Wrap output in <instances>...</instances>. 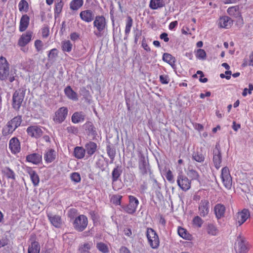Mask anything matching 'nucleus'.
Segmentation results:
<instances>
[{
	"label": "nucleus",
	"instance_id": "nucleus-1",
	"mask_svg": "<svg viewBox=\"0 0 253 253\" xmlns=\"http://www.w3.org/2000/svg\"><path fill=\"white\" fill-rule=\"evenodd\" d=\"M16 73L10 72V66L6 59L3 56L0 57V80L2 81L8 79L12 83L15 80Z\"/></svg>",
	"mask_w": 253,
	"mask_h": 253
},
{
	"label": "nucleus",
	"instance_id": "nucleus-2",
	"mask_svg": "<svg viewBox=\"0 0 253 253\" xmlns=\"http://www.w3.org/2000/svg\"><path fill=\"white\" fill-rule=\"evenodd\" d=\"M93 27L96 29L94 31V34L97 37H101L107 28V23L106 18L103 15H97L94 18L93 23Z\"/></svg>",
	"mask_w": 253,
	"mask_h": 253
},
{
	"label": "nucleus",
	"instance_id": "nucleus-3",
	"mask_svg": "<svg viewBox=\"0 0 253 253\" xmlns=\"http://www.w3.org/2000/svg\"><path fill=\"white\" fill-rule=\"evenodd\" d=\"M22 122V117L20 116H16L12 120L8 122L6 125V127L3 130L4 135L12 133L18 126H19Z\"/></svg>",
	"mask_w": 253,
	"mask_h": 253
},
{
	"label": "nucleus",
	"instance_id": "nucleus-4",
	"mask_svg": "<svg viewBox=\"0 0 253 253\" xmlns=\"http://www.w3.org/2000/svg\"><path fill=\"white\" fill-rule=\"evenodd\" d=\"M25 91L23 89H18L16 90L12 96V107L16 110L19 109L23 101Z\"/></svg>",
	"mask_w": 253,
	"mask_h": 253
},
{
	"label": "nucleus",
	"instance_id": "nucleus-5",
	"mask_svg": "<svg viewBox=\"0 0 253 253\" xmlns=\"http://www.w3.org/2000/svg\"><path fill=\"white\" fill-rule=\"evenodd\" d=\"M146 236L150 247L154 249H157L159 246L160 240L156 231L152 228H148Z\"/></svg>",
	"mask_w": 253,
	"mask_h": 253
},
{
	"label": "nucleus",
	"instance_id": "nucleus-6",
	"mask_svg": "<svg viewBox=\"0 0 253 253\" xmlns=\"http://www.w3.org/2000/svg\"><path fill=\"white\" fill-rule=\"evenodd\" d=\"M176 182L178 186L183 191H187L191 187V181L183 174L182 171L178 172Z\"/></svg>",
	"mask_w": 253,
	"mask_h": 253
},
{
	"label": "nucleus",
	"instance_id": "nucleus-7",
	"mask_svg": "<svg viewBox=\"0 0 253 253\" xmlns=\"http://www.w3.org/2000/svg\"><path fill=\"white\" fill-rule=\"evenodd\" d=\"M129 203L127 205L123 206L124 210L129 214H133L136 211L139 203L138 200L133 196H128Z\"/></svg>",
	"mask_w": 253,
	"mask_h": 253
},
{
	"label": "nucleus",
	"instance_id": "nucleus-8",
	"mask_svg": "<svg viewBox=\"0 0 253 253\" xmlns=\"http://www.w3.org/2000/svg\"><path fill=\"white\" fill-rule=\"evenodd\" d=\"M234 249L236 253H247L248 252V247L245 239L241 235L237 237Z\"/></svg>",
	"mask_w": 253,
	"mask_h": 253
},
{
	"label": "nucleus",
	"instance_id": "nucleus-9",
	"mask_svg": "<svg viewBox=\"0 0 253 253\" xmlns=\"http://www.w3.org/2000/svg\"><path fill=\"white\" fill-rule=\"evenodd\" d=\"M87 218L84 215H80L75 219L73 222L74 228L79 231L84 230L87 225Z\"/></svg>",
	"mask_w": 253,
	"mask_h": 253
},
{
	"label": "nucleus",
	"instance_id": "nucleus-10",
	"mask_svg": "<svg viewBox=\"0 0 253 253\" xmlns=\"http://www.w3.org/2000/svg\"><path fill=\"white\" fill-rule=\"evenodd\" d=\"M221 178L224 186L227 189H230L232 186V180L230 175L229 169L225 167L221 169Z\"/></svg>",
	"mask_w": 253,
	"mask_h": 253
},
{
	"label": "nucleus",
	"instance_id": "nucleus-11",
	"mask_svg": "<svg viewBox=\"0 0 253 253\" xmlns=\"http://www.w3.org/2000/svg\"><path fill=\"white\" fill-rule=\"evenodd\" d=\"M250 216V213L248 210L244 209L240 211H238L235 215L234 219L237 224L241 226Z\"/></svg>",
	"mask_w": 253,
	"mask_h": 253
},
{
	"label": "nucleus",
	"instance_id": "nucleus-12",
	"mask_svg": "<svg viewBox=\"0 0 253 253\" xmlns=\"http://www.w3.org/2000/svg\"><path fill=\"white\" fill-rule=\"evenodd\" d=\"M222 156L220 147L219 144H216L213 150V162L216 169H219L221 167Z\"/></svg>",
	"mask_w": 253,
	"mask_h": 253
},
{
	"label": "nucleus",
	"instance_id": "nucleus-13",
	"mask_svg": "<svg viewBox=\"0 0 253 253\" xmlns=\"http://www.w3.org/2000/svg\"><path fill=\"white\" fill-rule=\"evenodd\" d=\"M210 203L208 200L203 199L199 204L198 212L199 215L203 217L207 216L210 212Z\"/></svg>",
	"mask_w": 253,
	"mask_h": 253
},
{
	"label": "nucleus",
	"instance_id": "nucleus-14",
	"mask_svg": "<svg viewBox=\"0 0 253 253\" xmlns=\"http://www.w3.org/2000/svg\"><path fill=\"white\" fill-rule=\"evenodd\" d=\"M68 109L66 107L60 108L55 113L53 121L56 124H61L66 118L68 114Z\"/></svg>",
	"mask_w": 253,
	"mask_h": 253
},
{
	"label": "nucleus",
	"instance_id": "nucleus-15",
	"mask_svg": "<svg viewBox=\"0 0 253 253\" xmlns=\"http://www.w3.org/2000/svg\"><path fill=\"white\" fill-rule=\"evenodd\" d=\"M47 216L50 223L55 228H60L62 225V220L59 215L55 214L51 212L47 213Z\"/></svg>",
	"mask_w": 253,
	"mask_h": 253
},
{
	"label": "nucleus",
	"instance_id": "nucleus-16",
	"mask_svg": "<svg viewBox=\"0 0 253 253\" xmlns=\"http://www.w3.org/2000/svg\"><path fill=\"white\" fill-rule=\"evenodd\" d=\"M27 132L29 135L32 137L38 138L42 135V130L38 126H30L27 129Z\"/></svg>",
	"mask_w": 253,
	"mask_h": 253
},
{
	"label": "nucleus",
	"instance_id": "nucleus-17",
	"mask_svg": "<svg viewBox=\"0 0 253 253\" xmlns=\"http://www.w3.org/2000/svg\"><path fill=\"white\" fill-rule=\"evenodd\" d=\"M139 170L143 178H144L148 173L151 174L149 167L144 159L140 160L139 162Z\"/></svg>",
	"mask_w": 253,
	"mask_h": 253
},
{
	"label": "nucleus",
	"instance_id": "nucleus-18",
	"mask_svg": "<svg viewBox=\"0 0 253 253\" xmlns=\"http://www.w3.org/2000/svg\"><path fill=\"white\" fill-rule=\"evenodd\" d=\"M32 35V32L29 31L23 34L18 41V45L21 47L25 46L31 41Z\"/></svg>",
	"mask_w": 253,
	"mask_h": 253
},
{
	"label": "nucleus",
	"instance_id": "nucleus-19",
	"mask_svg": "<svg viewBox=\"0 0 253 253\" xmlns=\"http://www.w3.org/2000/svg\"><path fill=\"white\" fill-rule=\"evenodd\" d=\"M9 148L13 154L18 153L21 150L20 144L19 140L16 137L12 138L9 142Z\"/></svg>",
	"mask_w": 253,
	"mask_h": 253
},
{
	"label": "nucleus",
	"instance_id": "nucleus-20",
	"mask_svg": "<svg viewBox=\"0 0 253 253\" xmlns=\"http://www.w3.org/2000/svg\"><path fill=\"white\" fill-rule=\"evenodd\" d=\"M80 17L83 21L90 23L94 19V14L92 11L87 9L82 11L80 13Z\"/></svg>",
	"mask_w": 253,
	"mask_h": 253
},
{
	"label": "nucleus",
	"instance_id": "nucleus-21",
	"mask_svg": "<svg viewBox=\"0 0 253 253\" xmlns=\"http://www.w3.org/2000/svg\"><path fill=\"white\" fill-rule=\"evenodd\" d=\"M56 152L52 149H47L44 154V159L47 163H51L56 158Z\"/></svg>",
	"mask_w": 253,
	"mask_h": 253
},
{
	"label": "nucleus",
	"instance_id": "nucleus-22",
	"mask_svg": "<svg viewBox=\"0 0 253 253\" xmlns=\"http://www.w3.org/2000/svg\"><path fill=\"white\" fill-rule=\"evenodd\" d=\"M30 21V18L25 14L22 16L20 21L19 31L21 32L25 31L28 28Z\"/></svg>",
	"mask_w": 253,
	"mask_h": 253
},
{
	"label": "nucleus",
	"instance_id": "nucleus-23",
	"mask_svg": "<svg viewBox=\"0 0 253 253\" xmlns=\"http://www.w3.org/2000/svg\"><path fill=\"white\" fill-rule=\"evenodd\" d=\"M225 207L223 205L218 204L214 207V212L217 218L219 219L224 216Z\"/></svg>",
	"mask_w": 253,
	"mask_h": 253
},
{
	"label": "nucleus",
	"instance_id": "nucleus-24",
	"mask_svg": "<svg viewBox=\"0 0 253 253\" xmlns=\"http://www.w3.org/2000/svg\"><path fill=\"white\" fill-rule=\"evenodd\" d=\"M232 24V20L228 16L221 17L219 20V25L221 28H229Z\"/></svg>",
	"mask_w": 253,
	"mask_h": 253
},
{
	"label": "nucleus",
	"instance_id": "nucleus-25",
	"mask_svg": "<svg viewBox=\"0 0 253 253\" xmlns=\"http://www.w3.org/2000/svg\"><path fill=\"white\" fill-rule=\"evenodd\" d=\"M207 233L211 236H216L219 233V230L215 224L208 223L206 225Z\"/></svg>",
	"mask_w": 253,
	"mask_h": 253
},
{
	"label": "nucleus",
	"instance_id": "nucleus-26",
	"mask_svg": "<svg viewBox=\"0 0 253 253\" xmlns=\"http://www.w3.org/2000/svg\"><path fill=\"white\" fill-rule=\"evenodd\" d=\"M42 156L37 153L30 154L26 157L27 161L33 164H39L42 161Z\"/></svg>",
	"mask_w": 253,
	"mask_h": 253
},
{
	"label": "nucleus",
	"instance_id": "nucleus-27",
	"mask_svg": "<svg viewBox=\"0 0 253 253\" xmlns=\"http://www.w3.org/2000/svg\"><path fill=\"white\" fill-rule=\"evenodd\" d=\"M64 92L69 99L75 101L78 100L77 94L72 89L70 86L69 85L65 87Z\"/></svg>",
	"mask_w": 253,
	"mask_h": 253
},
{
	"label": "nucleus",
	"instance_id": "nucleus-28",
	"mask_svg": "<svg viewBox=\"0 0 253 253\" xmlns=\"http://www.w3.org/2000/svg\"><path fill=\"white\" fill-rule=\"evenodd\" d=\"M122 173V169L121 166L118 165L113 169L112 172V180L113 183L119 179Z\"/></svg>",
	"mask_w": 253,
	"mask_h": 253
},
{
	"label": "nucleus",
	"instance_id": "nucleus-29",
	"mask_svg": "<svg viewBox=\"0 0 253 253\" xmlns=\"http://www.w3.org/2000/svg\"><path fill=\"white\" fill-rule=\"evenodd\" d=\"M97 145L93 142H89L85 145V150L87 154L89 155H92L96 151Z\"/></svg>",
	"mask_w": 253,
	"mask_h": 253
},
{
	"label": "nucleus",
	"instance_id": "nucleus-30",
	"mask_svg": "<svg viewBox=\"0 0 253 253\" xmlns=\"http://www.w3.org/2000/svg\"><path fill=\"white\" fill-rule=\"evenodd\" d=\"M165 6L164 0H150L149 7L151 9L155 10Z\"/></svg>",
	"mask_w": 253,
	"mask_h": 253
},
{
	"label": "nucleus",
	"instance_id": "nucleus-31",
	"mask_svg": "<svg viewBox=\"0 0 253 253\" xmlns=\"http://www.w3.org/2000/svg\"><path fill=\"white\" fill-rule=\"evenodd\" d=\"M84 120V115L82 112H77L74 113L72 116V121L77 124L81 122H83Z\"/></svg>",
	"mask_w": 253,
	"mask_h": 253
},
{
	"label": "nucleus",
	"instance_id": "nucleus-32",
	"mask_svg": "<svg viewBox=\"0 0 253 253\" xmlns=\"http://www.w3.org/2000/svg\"><path fill=\"white\" fill-rule=\"evenodd\" d=\"M85 149L82 147H76L74 149V156L78 159H81L84 158L85 155Z\"/></svg>",
	"mask_w": 253,
	"mask_h": 253
},
{
	"label": "nucleus",
	"instance_id": "nucleus-33",
	"mask_svg": "<svg viewBox=\"0 0 253 253\" xmlns=\"http://www.w3.org/2000/svg\"><path fill=\"white\" fill-rule=\"evenodd\" d=\"M84 4L83 0H72L70 3V8L73 10H77Z\"/></svg>",
	"mask_w": 253,
	"mask_h": 253
},
{
	"label": "nucleus",
	"instance_id": "nucleus-34",
	"mask_svg": "<svg viewBox=\"0 0 253 253\" xmlns=\"http://www.w3.org/2000/svg\"><path fill=\"white\" fill-rule=\"evenodd\" d=\"M40 246L38 242H33L28 248V253H39Z\"/></svg>",
	"mask_w": 253,
	"mask_h": 253
},
{
	"label": "nucleus",
	"instance_id": "nucleus-35",
	"mask_svg": "<svg viewBox=\"0 0 253 253\" xmlns=\"http://www.w3.org/2000/svg\"><path fill=\"white\" fill-rule=\"evenodd\" d=\"M63 5L64 3L62 0H59V1L58 0L57 2H55L54 8V16L55 18H57L59 16L62 10Z\"/></svg>",
	"mask_w": 253,
	"mask_h": 253
},
{
	"label": "nucleus",
	"instance_id": "nucleus-36",
	"mask_svg": "<svg viewBox=\"0 0 253 253\" xmlns=\"http://www.w3.org/2000/svg\"><path fill=\"white\" fill-rule=\"evenodd\" d=\"M132 25L133 19L130 16H127L126 20V27L125 30V33L126 35L127 36L129 35Z\"/></svg>",
	"mask_w": 253,
	"mask_h": 253
},
{
	"label": "nucleus",
	"instance_id": "nucleus-37",
	"mask_svg": "<svg viewBox=\"0 0 253 253\" xmlns=\"http://www.w3.org/2000/svg\"><path fill=\"white\" fill-rule=\"evenodd\" d=\"M29 174L33 185L35 186H38L40 182V178L38 175L33 170H30L29 171Z\"/></svg>",
	"mask_w": 253,
	"mask_h": 253
},
{
	"label": "nucleus",
	"instance_id": "nucleus-38",
	"mask_svg": "<svg viewBox=\"0 0 253 253\" xmlns=\"http://www.w3.org/2000/svg\"><path fill=\"white\" fill-rule=\"evenodd\" d=\"M61 46L64 52H70L72 49L73 44L69 40H65L62 42Z\"/></svg>",
	"mask_w": 253,
	"mask_h": 253
},
{
	"label": "nucleus",
	"instance_id": "nucleus-39",
	"mask_svg": "<svg viewBox=\"0 0 253 253\" xmlns=\"http://www.w3.org/2000/svg\"><path fill=\"white\" fill-rule=\"evenodd\" d=\"M163 60L171 66H172L175 62V58L171 54L165 53L163 55Z\"/></svg>",
	"mask_w": 253,
	"mask_h": 253
},
{
	"label": "nucleus",
	"instance_id": "nucleus-40",
	"mask_svg": "<svg viewBox=\"0 0 253 253\" xmlns=\"http://www.w3.org/2000/svg\"><path fill=\"white\" fill-rule=\"evenodd\" d=\"M106 151L108 156L111 160V163H112L114 160L116 156L115 148L113 146L108 145L107 146Z\"/></svg>",
	"mask_w": 253,
	"mask_h": 253
},
{
	"label": "nucleus",
	"instance_id": "nucleus-41",
	"mask_svg": "<svg viewBox=\"0 0 253 253\" xmlns=\"http://www.w3.org/2000/svg\"><path fill=\"white\" fill-rule=\"evenodd\" d=\"M177 232L179 236L186 240H190L191 235L187 232V230L182 227H179Z\"/></svg>",
	"mask_w": 253,
	"mask_h": 253
},
{
	"label": "nucleus",
	"instance_id": "nucleus-42",
	"mask_svg": "<svg viewBox=\"0 0 253 253\" xmlns=\"http://www.w3.org/2000/svg\"><path fill=\"white\" fill-rule=\"evenodd\" d=\"M19 10L20 12H27L28 10V3L25 0H21L18 4Z\"/></svg>",
	"mask_w": 253,
	"mask_h": 253
},
{
	"label": "nucleus",
	"instance_id": "nucleus-43",
	"mask_svg": "<svg viewBox=\"0 0 253 253\" xmlns=\"http://www.w3.org/2000/svg\"><path fill=\"white\" fill-rule=\"evenodd\" d=\"M96 247L99 251L103 253H107L109 251L108 246L102 242L97 243Z\"/></svg>",
	"mask_w": 253,
	"mask_h": 253
},
{
	"label": "nucleus",
	"instance_id": "nucleus-44",
	"mask_svg": "<svg viewBox=\"0 0 253 253\" xmlns=\"http://www.w3.org/2000/svg\"><path fill=\"white\" fill-rule=\"evenodd\" d=\"M192 222L194 226L198 228H200L203 224L204 221L201 217L197 215L194 217L192 220Z\"/></svg>",
	"mask_w": 253,
	"mask_h": 253
},
{
	"label": "nucleus",
	"instance_id": "nucleus-45",
	"mask_svg": "<svg viewBox=\"0 0 253 253\" xmlns=\"http://www.w3.org/2000/svg\"><path fill=\"white\" fill-rule=\"evenodd\" d=\"M91 245L89 243H84L80 246L79 251L81 253H88L91 248Z\"/></svg>",
	"mask_w": 253,
	"mask_h": 253
},
{
	"label": "nucleus",
	"instance_id": "nucleus-46",
	"mask_svg": "<svg viewBox=\"0 0 253 253\" xmlns=\"http://www.w3.org/2000/svg\"><path fill=\"white\" fill-rule=\"evenodd\" d=\"M58 56V50L56 48L51 49L48 54V57L50 60H54Z\"/></svg>",
	"mask_w": 253,
	"mask_h": 253
},
{
	"label": "nucleus",
	"instance_id": "nucleus-47",
	"mask_svg": "<svg viewBox=\"0 0 253 253\" xmlns=\"http://www.w3.org/2000/svg\"><path fill=\"white\" fill-rule=\"evenodd\" d=\"M196 56L198 59L204 60L206 59V53L204 49H199L197 50Z\"/></svg>",
	"mask_w": 253,
	"mask_h": 253
},
{
	"label": "nucleus",
	"instance_id": "nucleus-48",
	"mask_svg": "<svg viewBox=\"0 0 253 253\" xmlns=\"http://www.w3.org/2000/svg\"><path fill=\"white\" fill-rule=\"evenodd\" d=\"M4 172L5 176L8 178L15 179V173L13 170H12L9 168H6L4 169Z\"/></svg>",
	"mask_w": 253,
	"mask_h": 253
},
{
	"label": "nucleus",
	"instance_id": "nucleus-49",
	"mask_svg": "<svg viewBox=\"0 0 253 253\" xmlns=\"http://www.w3.org/2000/svg\"><path fill=\"white\" fill-rule=\"evenodd\" d=\"M238 8L236 6L231 7L228 8L227 12L231 16H236L240 15L239 11H238Z\"/></svg>",
	"mask_w": 253,
	"mask_h": 253
},
{
	"label": "nucleus",
	"instance_id": "nucleus-50",
	"mask_svg": "<svg viewBox=\"0 0 253 253\" xmlns=\"http://www.w3.org/2000/svg\"><path fill=\"white\" fill-rule=\"evenodd\" d=\"M71 179L73 181L78 183L81 181V176L78 172H73L71 174Z\"/></svg>",
	"mask_w": 253,
	"mask_h": 253
},
{
	"label": "nucleus",
	"instance_id": "nucleus-51",
	"mask_svg": "<svg viewBox=\"0 0 253 253\" xmlns=\"http://www.w3.org/2000/svg\"><path fill=\"white\" fill-rule=\"evenodd\" d=\"M166 177L169 182L170 183H174L173 175L170 170H169L166 173Z\"/></svg>",
	"mask_w": 253,
	"mask_h": 253
},
{
	"label": "nucleus",
	"instance_id": "nucleus-52",
	"mask_svg": "<svg viewBox=\"0 0 253 253\" xmlns=\"http://www.w3.org/2000/svg\"><path fill=\"white\" fill-rule=\"evenodd\" d=\"M160 81L163 84H168L169 82V79L167 75H162L160 76Z\"/></svg>",
	"mask_w": 253,
	"mask_h": 253
},
{
	"label": "nucleus",
	"instance_id": "nucleus-53",
	"mask_svg": "<svg viewBox=\"0 0 253 253\" xmlns=\"http://www.w3.org/2000/svg\"><path fill=\"white\" fill-rule=\"evenodd\" d=\"M188 175L192 179H198L199 177V174L198 172L193 169L189 170Z\"/></svg>",
	"mask_w": 253,
	"mask_h": 253
},
{
	"label": "nucleus",
	"instance_id": "nucleus-54",
	"mask_svg": "<svg viewBox=\"0 0 253 253\" xmlns=\"http://www.w3.org/2000/svg\"><path fill=\"white\" fill-rule=\"evenodd\" d=\"M122 196L121 195H115L113 198V203L116 205H120Z\"/></svg>",
	"mask_w": 253,
	"mask_h": 253
},
{
	"label": "nucleus",
	"instance_id": "nucleus-55",
	"mask_svg": "<svg viewBox=\"0 0 253 253\" xmlns=\"http://www.w3.org/2000/svg\"><path fill=\"white\" fill-rule=\"evenodd\" d=\"M35 46L38 51L42 49L43 44L41 40H37L35 42Z\"/></svg>",
	"mask_w": 253,
	"mask_h": 253
},
{
	"label": "nucleus",
	"instance_id": "nucleus-56",
	"mask_svg": "<svg viewBox=\"0 0 253 253\" xmlns=\"http://www.w3.org/2000/svg\"><path fill=\"white\" fill-rule=\"evenodd\" d=\"M193 158L198 162H202L204 160V157L201 154H196L193 155Z\"/></svg>",
	"mask_w": 253,
	"mask_h": 253
},
{
	"label": "nucleus",
	"instance_id": "nucleus-57",
	"mask_svg": "<svg viewBox=\"0 0 253 253\" xmlns=\"http://www.w3.org/2000/svg\"><path fill=\"white\" fill-rule=\"evenodd\" d=\"M49 35V28L47 27H44L42 29V36L43 38H47Z\"/></svg>",
	"mask_w": 253,
	"mask_h": 253
},
{
	"label": "nucleus",
	"instance_id": "nucleus-58",
	"mask_svg": "<svg viewBox=\"0 0 253 253\" xmlns=\"http://www.w3.org/2000/svg\"><path fill=\"white\" fill-rule=\"evenodd\" d=\"M141 31L138 30V29H136L135 31V34H134V38H135V42H137L138 40L140 38V37L141 36Z\"/></svg>",
	"mask_w": 253,
	"mask_h": 253
},
{
	"label": "nucleus",
	"instance_id": "nucleus-59",
	"mask_svg": "<svg viewBox=\"0 0 253 253\" xmlns=\"http://www.w3.org/2000/svg\"><path fill=\"white\" fill-rule=\"evenodd\" d=\"M67 130L68 132L72 133H76L78 132V129L75 126H69L67 128Z\"/></svg>",
	"mask_w": 253,
	"mask_h": 253
},
{
	"label": "nucleus",
	"instance_id": "nucleus-60",
	"mask_svg": "<svg viewBox=\"0 0 253 253\" xmlns=\"http://www.w3.org/2000/svg\"><path fill=\"white\" fill-rule=\"evenodd\" d=\"M142 46L147 51H150V48L149 47L148 45L146 43V41L144 39L143 40V41L142 42Z\"/></svg>",
	"mask_w": 253,
	"mask_h": 253
},
{
	"label": "nucleus",
	"instance_id": "nucleus-61",
	"mask_svg": "<svg viewBox=\"0 0 253 253\" xmlns=\"http://www.w3.org/2000/svg\"><path fill=\"white\" fill-rule=\"evenodd\" d=\"M79 38V35L77 33H73L70 35V39L74 41L78 40Z\"/></svg>",
	"mask_w": 253,
	"mask_h": 253
},
{
	"label": "nucleus",
	"instance_id": "nucleus-62",
	"mask_svg": "<svg viewBox=\"0 0 253 253\" xmlns=\"http://www.w3.org/2000/svg\"><path fill=\"white\" fill-rule=\"evenodd\" d=\"M160 38L164 40L165 42H168L169 41L168 35L166 33H163L160 35Z\"/></svg>",
	"mask_w": 253,
	"mask_h": 253
},
{
	"label": "nucleus",
	"instance_id": "nucleus-63",
	"mask_svg": "<svg viewBox=\"0 0 253 253\" xmlns=\"http://www.w3.org/2000/svg\"><path fill=\"white\" fill-rule=\"evenodd\" d=\"M119 253H131L129 250L125 247H122L120 249Z\"/></svg>",
	"mask_w": 253,
	"mask_h": 253
},
{
	"label": "nucleus",
	"instance_id": "nucleus-64",
	"mask_svg": "<svg viewBox=\"0 0 253 253\" xmlns=\"http://www.w3.org/2000/svg\"><path fill=\"white\" fill-rule=\"evenodd\" d=\"M248 65L253 66V51L250 54L249 56V62Z\"/></svg>",
	"mask_w": 253,
	"mask_h": 253
}]
</instances>
